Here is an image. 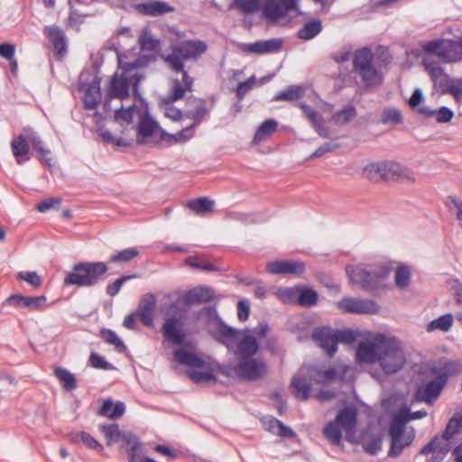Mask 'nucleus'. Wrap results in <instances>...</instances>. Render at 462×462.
Instances as JSON below:
<instances>
[{
	"label": "nucleus",
	"mask_w": 462,
	"mask_h": 462,
	"mask_svg": "<svg viewBox=\"0 0 462 462\" xmlns=\"http://www.w3.org/2000/svg\"><path fill=\"white\" fill-rule=\"evenodd\" d=\"M136 278L135 274H130V275H124L118 279H116L114 282L109 283L106 286V294L110 297L116 296L119 291L121 290L122 286L125 284V282Z\"/></svg>",
	"instance_id": "nucleus-52"
},
{
	"label": "nucleus",
	"mask_w": 462,
	"mask_h": 462,
	"mask_svg": "<svg viewBox=\"0 0 462 462\" xmlns=\"http://www.w3.org/2000/svg\"><path fill=\"white\" fill-rule=\"evenodd\" d=\"M246 331L230 327L217 318V330L212 333V337L228 350H232L236 346L234 356L236 359H241L254 356L260 348L255 337L246 334Z\"/></svg>",
	"instance_id": "nucleus-6"
},
{
	"label": "nucleus",
	"mask_w": 462,
	"mask_h": 462,
	"mask_svg": "<svg viewBox=\"0 0 462 462\" xmlns=\"http://www.w3.org/2000/svg\"><path fill=\"white\" fill-rule=\"evenodd\" d=\"M418 112L428 117H434L436 122L439 124L448 123L454 117V112L446 106H441L436 110L423 106L418 108Z\"/></svg>",
	"instance_id": "nucleus-33"
},
{
	"label": "nucleus",
	"mask_w": 462,
	"mask_h": 462,
	"mask_svg": "<svg viewBox=\"0 0 462 462\" xmlns=\"http://www.w3.org/2000/svg\"><path fill=\"white\" fill-rule=\"evenodd\" d=\"M462 429V412L456 414L448 421L444 434L441 437H436L431 442L426 445L421 454L429 457L430 462L441 461L450 449L449 439L457 434Z\"/></svg>",
	"instance_id": "nucleus-13"
},
{
	"label": "nucleus",
	"mask_w": 462,
	"mask_h": 462,
	"mask_svg": "<svg viewBox=\"0 0 462 462\" xmlns=\"http://www.w3.org/2000/svg\"><path fill=\"white\" fill-rule=\"evenodd\" d=\"M136 11L147 16H160L165 14L171 13L175 8L164 1H149L136 5Z\"/></svg>",
	"instance_id": "nucleus-26"
},
{
	"label": "nucleus",
	"mask_w": 462,
	"mask_h": 462,
	"mask_svg": "<svg viewBox=\"0 0 462 462\" xmlns=\"http://www.w3.org/2000/svg\"><path fill=\"white\" fill-rule=\"evenodd\" d=\"M411 383L417 386L416 398L431 403L442 391L448 376L456 370L455 363L441 358L430 364H421V356L409 353Z\"/></svg>",
	"instance_id": "nucleus-1"
},
{
	"label": "nucleus",
	"mask_w": 462,
	"mask_h": 462,
	"mask_svg": "<svg viewBox=\"0 0 462 462\" xmlns=\"http://www.w3.org/2000/svg\"><path fill=\"white\" fill-rule=\"evenodd\" d=\"M43 32L52 44L56 55L62 58L67 52L66 38L63 31L59 26H45Z\"/></svg>",
	"instance_id": "nucleus-23"
},
{
	"label": "nucleus",
	"mask_w": 462,
	"mask_h": 462,
	"mask_svg": "<svg viewBox=\"0 0 462 462\" xmlns=\"http://www.w3.org/2000/svg\"><path fill=\"white\" fill-rule=\"evenodd\" d=\"M364 448L367 453L376 455L382 448V437L378 435L369 438L365 441Z\"/></svg>",
	"instance_id": "nucleus-56"
},
{
	"label": "nucleus",
	"mask_w": 462,
	"mask_h": 462,
	"mask_svg": "<svg viewBox=\"0 0 462 462\" xmlns=\"http://www.w3.org/2000/svg\"><path fill=\"white\" fill-rule=\"evenodd\" d=\"M125 411V406L124 402H116V403H113L110 399H107L103 402V404L99 409L98 414L103 417L116 420L122 417Z\"/></svg>",
	"instance_id": "nucleus-32"
},
{
	"label": "nucleus",
	"mask_w": 462,
	"mask_h": 462,
	"mask_svg": "<svg viewBox=\"0 0 462 462\" xmlns=\"http://www.w3.org/2000/svg\"><path fill=\"white\" fill-rule=\"evenodd\" d=\"M424 51L430 55H436L446 62H456L462 59V53L459 51V45L449 40H439L428 42L424 45Z\"/></svg>",
	"instance_id": "nucleus-15"
},
{
	"label": "nucleus",
	"mask_w": 462,
	"mask_h": 462,
	"mask_svg": "<svg viewBox=\"0 0 462 462\" xmlns=\"http://www.w3.org/2000/svg\"><path fill=\"white\" fill-rule=\"evenodd\" d=\"M156 307V299L152 293L144 294L138 304L136 313L139 320L146 328L153 327V312Z\"/></svg>",
	"instance_id": "nucleus-22"
},
{
	"label": "nucleus",
	"mask_w": 462,
	"mask_h": 462,
	"mask_svg": "<svg viewBox=\"0 0 462 462\" xmlns=\"http://www.w3.org/2000/svg\"><path fill=\"white\" fill-rule=\"evenodd\" d=\"M189 378L196 383L201 382H217L216 376L211 372L189 371Z\"/></svg>",
	"instance_id": "nucleus-57"
},
{
	"label": "nucleus",
	"mask_w": 462,
	"mask_h": 462,
	"mask_svg": "<svg viewBox=\"0 0 462 462\" xmlns=\"http://www.w3.org/2000/svg\"><path fill=\"white\" fill-rule=\"evenodd\" d=\"M325 438L333 445H339L342 439V433L339 425L335 421H329L323 429Z\"/></svg>",
	"instance_id": "nucleus-44"
},
{
	"label": "nucleus",
	"mask_w": 462,
	"mask_h": 462,
	"mask_svg": "<svg viewBox=\"0 0 462 462\" xmlns=\"http://www.w3.org/2000/svg\"><path fill=\"white\" fill-rule=\"evenodd\" d=\"M402 113L400 110L389 107L385 108L382 113L381 122L384 125H396L402 122Z\"/></svg>",
	"instance_id": "nucleus-50"
},
{
	"label": "nucleus",
	"mask_w": 462,
	"mask_h": 462,
	"mask_svg": "<svg viewBox=\"0 0 462 462\" xmlns=\"http://www.w3.org/2000/svg\"><path fill=\"white\" fill-rule=\"evenodd\" d=\"M171 52L163 58L167 67L175 73H180L182 80H171L168 95L163 98L166 105L184 97L187 91L192 90L194 79L185 70V60L197 61L208 50V45L201 40H186L171 46Z\"/></svg>",
	"instance_id": "nucleus-2"
},
{
	"label": "nucleus",
	"mask_w": 462,
	"mask_h": 462,
	"mask_svg": "<svg viewBox=\"0 0 462 462\" xmlns=\"http://www.w3.org/2000/svg\"><path fill=\"white\" fill-rule=\"evenodd\" d=\"M101 79L95 77L85 90L83 104L86 109H95L101 102L102 95L100 91Z\"/></svg>",
	"instance_id": "nucleus-28"
},
{
	"label": "nucleus",
	"mask_w": 462,
	"mask_h": 462,
	"mask_svg": "<svg viewBox=\"0 0 462 462\" xmlns=\"http://www.w3.org/2000/svg\"><path fill=\"white\" fill-rule=\"evenodd\" d=\"M185 263H186V265H188L191 268L201 270V271H207V272L219 271V268L217 267L214 263L208 262L204 255L188 256L185 259Z\"/></svg>",
	"instance_id": "nucleus-40"
},
{
	"label": "nucleus",
	"mask_w": 462,
	"mask_h": 462,
	"mask_svg": "<svg viewBox=\"0 0 462 462\" xmlns=\"http://www.w3.org/2000/svg\"><path fill=\"white\" fill-rule=\"evenodd\" d=\"M296 5V0H266L262 6L263 14L269 22H276L287 15Z\"/></svg>",
	"instance_id": "nucleus-17"
},
{
	"label": "nucleus",
	"mask_w": 462,
	"mask_h": 462,
	"mask_svg": "<svg viewBox=\"0 0 462 462\" xmlns=\"http://www.w3.org/2000/svg\"><path fill=\"white\" fill-rule=\"evenodd\" d=\"M108 267L104 262H79L73 265L71 272L64 278V285L77 287H94L107 273Z\"/></svg>",
	"instance_id": "nucleus-10"
},
{
	"label": "nucleus",
	"mask_w": 462,
	"mask_h": 462,
	"mask_svg": "<svg viewBox=\"0 0 462 462\" xmlns=\"http://www.w3.org/2000/svg\"><path fill=\"white\" fill-rule=\"evenodd\" d=\"M444 91L450 94L457 102H462V79L454 80L448 89Z\"/></svg>",
	"instance_id": "nucleus-61"
},
{
	"label": "nucleus",
	"mask_w": 462,
	"mask_h": 462,
	"mask_svg": "<svg viewBox=\"0 0 462 462\" xmlns=\"http://www.w3.org/2000/svg\"><path fill=\"white\" fill-rule=\"evenodd\" d=\"M126 452L129 457V462H143L142 458L145 457L142 456L141 443H134L126 450Z\"/></svg>",
	"instance_id": "nucleus-63"
},
{
	"label": "nucleus",
	"mask_w": 462,
	"mask_h": 462,
	"mask_svg": "<svg viewBox=\"0 0 462 462\" xmlns=\"http://www.w3.org/2000/svg\"><path fill=\"white\" fill-rule=\"evenodd\" d=\"M337 306L345 313L375 314L379 311V306L374 300L352 297L343 298Z\"/></svg>",
	"instance_id": "nucleus-16"
},
{
	"label": "nucleus",
	"mask_w": 462,
	"mask_h": 462,
	"mask_svg": "<svg viewBox=\"0 0 462 462\" xmlns=\"http://www.w3.org/2000/svg\"><path fill=\"white\" fill-rule=\"evenodd\" d=\"M90 365L94 368L108 370L111 368V365L106 361L104 356H99L97 353H91L88 360Z\"/></svg>",
	"instance_id": "nucleus-60"
},
{
	"label": "nucleus",
	"mask_w": 462,
	"mask_h": 462,
	"mask_svg": "<svg viewBox=\"0 0 462 462\" xmlns=\"http://www.w3.org/2000/svg\"><path fill=\"white\" fill-rule=\"evenodd\" d=\"M17 277L25 281L33 288H39L42 284V279L36 272H19Z\"/></svg>",
	"instance_id": "nucleus-54"
},
{
	"label": "nucleus",
	"mask_w": 462,
	"mask_h": 462,
	"mask_svg": "<svg viewBox=\"0 0 462 462\" xmlns=\"http://www.w3.org/2000/svg\"><path fill=\"white\" fill-rule=\"evenodd\" d=\"M384 167L383 162H371L363 169V176L373 182L384 180Z\"/></svg>",
	"instance_id": "nucleus-36"
},
{
	"label": "nucleus",
	"mask_w": 462,
	"mask_h": 462,
	"mask_svg": "<svg viewBox=\"0 0 462 462\" xmlns=\"http://www.w3.org/2000/svg\"><path fill=\"white\" fill-rule=\"evenodd\" d=\"M383 165L385 166L384 180H394L402 175V166L400 163L393 161H383Z\"/></svg>",
	"instance_id": "nucleus-51"
},
{
	"label": "nucleus",
	"mask_w": 462,
	"mask_h": 462,
	"mask_svg": "<svg viewBox=\"0 0 462 462\" xmlns=\"http://www.w3.org/2000/svg\"><path fill=\"white\" fill-rule=\"evenodd\" d=\"M140 252L135 247H129L113 254L109 261L115 263H127L139 255Z\"/></svg>",
	"instance_id": "nucleus-43"
},
{
	"label": "nucleus",
	"mask_w": 462,
	"mask_h": 462,
	"mask_svg": "<svg viewBox=\"0 0 462 462\" xmlns=\"http://www.w3.org/2000/svg\"><path fill=\"white\" fill-rule=\"evenodd\" d=\"M356 358L367 364L378 362L387 374L396 373L404 363L396 340L382 334L376 336L373 341L360 342L356 349Z\"/></svg>",
	"instance_id": "nucleus-3"
},
{
	"label": "nucleus",
	"mask_w": 462,
	"mask_h": 462,
	"mask_svg": "<svg viewBox=\"0 0 462 462\" xmlns=\"http://www.w3.org/2000/svg\"><path fill=\"white\" fill-rule=\"evenodd\" d=\"M236 6L244 14H252L260 7V0H236Z\"/></svg>",
	"instance_id": "nucleus-55"
},
{
	"label": "nucleus",
	"mask_w": 462,
	"mask_h": 462,
	"mask_svg": "<svg viewBox=\"0 0 462 462\" xmlns=\"http://www.w3.org/2000/svg\"><path fill=\"white\" fill-rule=\"evenodd\" d=\"M299 106L301 108L304 116L310 122L311 125L321 118L320 115L306 103H300Z\"/></svg>",
	"instance_id": "nucleus-62"
},
{
	"label": "nucleus",
	"mask_w": 462,
	"mask_h": 462,
	"mask_svg": "<svg viewBox=\"0 0 462 462\" xmlns=\"http://www.w3.org/2000/svg\"><path fill=\"white\" fill-rule=\"evenodd\" d=\"M187 207L196 215L206 216L214 211L215 201L208 197H200L189 200Z\"/></svg>",
	"instance_id": "nucleus-31"
},
{
	"label": "nucleus",
	"mask_w": 462,
	"mask_h": 462,
	"mask_svg": "<svg viewBox=\"0 0 462 462\" xmlns=\"http://www.w3.org/2000/svg\"><path fill=\"white\" fill-rule=\"evenodd\" d=\"M30 145L40 162L52 166L51 151L45 146L39 134L30 126H24L22 133L11 142V150L18 164H23L31 159L28 155Z\"/></svg>",
	"instance_id": "nucleus-8"
},
{
	"label": "nucleus",
	"mask_w": 462,
	"mask_h": 462,
	"mask_svg": "<svg viewBox=\"0 0 462 462\" xmlns=\"http://www.w3.org/2000/svg\"><path fill=\"white\" fill-rule=\"evenodd\" d=\"M322 30V23L319 19H312L303 24L297 32V37L300 40H311L316 37Z\"/></svg>",
	"instance_id": "nucleus-35"
},
{
	"label": "nucleus",
	"mask_w": 462,
	"mask_h": 462,
	"mask_svg": "<svg viewBox=\"0 0 462 462\" xmlns=\"http://www.w3.org/2000/svg\"><path fill=\"white\" fill-rule=\"evenodd\" d=\"M47 298L41 296H23L21 294H12L5 301L4 305L13 306L15 308H26L29 310H40Z\"/></svg>",
	"instance_id": "nucleus-21"
},
{
	"label": "nucleus",
	"mask_w": 462,
	"mask_h": 462,
	"mask_svg": "<svg viewBox=\"0 0 462 462\" xmlns=\"http://www.w3.org/2000/svg\"><path fill=\"white\" fill-rule=\"evenodd\" d=\"M141 110L135 106H132L127 109H124L121 107L120 109H116L115 112V119L116 120H123L126 123H130L133 121L134 114L137 113L139 116L141 114Z\"/></svg>",
	"instance_id": "nucleus-53"
},
{
	"label": "nucleus",
	"mask_w": 462,
	"mask_h": 462,
	"mask_svg": "<svg viewBox=\"0 0 462 462\" xmlns=\"http://www.w3.org/2000/svg\"><path fill=\"white\" fill-rule=\"evenodd\" d=\"M187 105L191 108L184 111V117L193 121L190 126L195 129L206 119L208 114L207 102L203 98L189 97Z\"/></svg>",
	"instance_id": "nucleus-20"
},
{
	"label": "nucleus",
	"mask_w": 462,
	"mask_h": 462,
	"mask_svg": "<svg viewBox=\"0 0 462 462\" xmlns=\"http://www.w3.org/2000/svg\"><path fill=\"white\" fill-rule=\"evenodd\" d=\"M138 123L136 143L138 144H145L149 138L153 139V143L158 139L157 134H160L162 130L156 121L150 116L148 112H141Z\"/></svg>",
	"instance_id": "nucleus-18"
},
{
	"label": "nucleus",
	"mask_w": 462,
	"mask_h": 462,
	"mask_svg": "<svg viewBox=\"0 0 462 462\" xmlns=\"http://www.w3.org/2000/svg\"><path fill=\"white\" fill-rule=\"evenodd\" d=\"M454 322V316L450 313L444 314L439 317L436 319H433L427 325V331L432 332L435 330H439L442 332H448Z\"/></svg>",
	"instance_id": "nucleus-41"
},
{
	"label": "nucleus",
	"mask_w": 462,
	"mask_h": 462,
	"mask_svg": "<svg viewBox=\"0 0 462 462\" xmlns=\"http://www.w3.org/2000/svg\"><path fill=\"white\" fill-rule=\"evenodd\" d=\"M392 272L389 263H384L368 271L358 265H348L346 273L352 283L358 284L366 291H374L384 287V282Z\"/></svg>",
	"instance_id": "nucleus-11"
},
{
	"label": "nucleus",
	"mask_w": 462,
	"mask_h": 462,
	"mask_svg": "<svg viewBox=\"0 0 462 462\" xmlns=\"http://www.w3.org/2000/svg\"><path fill=\"white\" fill-rule=\"evenodd\" d=\"M424 66L431 77L434 85L440 88L443 93L444 90L448 89L449 85L455 80L449 79L443 71V69L436 63L429 60V58H424Z\"/></svg>",
	"instance_id": "nucleus-27"
},
{
	"label": "nucleus",
	"mask_w": 462,
	"mask_h": 462,
	"mask_svg": "<svg viewBox=\"0 0 462 462\" xmlns=\"http://www.w3.org/2000/svg\"><path fill=\"white\" fill-rule=\"evenodd\" d=\"M76 439H79L88 448L102 452L104 450L103 446L89 433L86 431H80L76 435Z\"/></svg>",
	"instance_id": "nucleus-49"
},
{
	"label": "nucleus",
	"mask_w": 462,
	"mask_h": 462,
	"mask_svg": "<svg viewBox=\"0 0 462 462\" xmlns=\"http://www.w3.org/2000/svg\"><path fill=\"white\" fill-rule=\"evenodd\" d=\"M214 295L215 292L210 287L199 286L185 291L182 301L186 305L201 304L212 300Z\"/></svg>",
	"instance_id": "nucleus-25"
},
{
	"label": "nucleus",
	"mask_w": 462,
	"mask_h": 462,
	"mask_svg": "<svg viewBox=\"0 0 462 462\" xmlns=\"http://www.w3.org/2000/svg\"><path fill=\"white\" fill-rule=\"evenodd\" d=\"M255 82L254 76L250 77L246 80L240 82L236 89V94L239 101H242L247 92L253 88Z\"/></svg>",
	"instance_id": "nucleus-59"
},
{
	"label": "nucleus",
	"mask_w": 462,
	"mask_h": 462,
	"mask_svg": "<svg viewBox=\"0 0 462 462\" xmlns=\"http://www.w3.org/2000/svg\"><path fill=\"white\" fill-rule=\"evenodd\" d=\"M450 210L455 214L458 226L462 227V200L450 198Z\"/></svg>",
	"instance_id": "nucleus-64"
},
{
	"label": "nucleus",
	"mask_w": 462,
	"mask_h": 462,
	"mask_svg": "<svg viewBox=\"0 0 462 462\" xmlns=\"http://www.w3.org/2000/svg\"><path fill=\"white\" fill-rule=\"evenodd\" d=\"M304 95V89L302 87L298 85L289 86L283 91L277 93L273 100V101H294L302 97Z\"/></svg>",
	"instance_id": "nucleus-42"
},
{
	"label": "nucleus",
	"mask_w": 462,
	"mask_h": 462,
	"mask_svg": "<svg viewBox=\"0 0 462 462\" xmlns=\"http://www.w3.org/2000/svg\"><path fill=\"white\" fill-rule=\"evenodd\" d=\"M291 387L296 399L306 401L310 398L312 386L308 378L301 373H298L292 377Z\"/></svg>",
	"instance_id": "nucleus-29"
},
{
	"label": "nucleus",
	"mask_w": 462,
	"mask_h": 462,
	"mask_svg": "<svg viewBox=\"0 0 462 462\" xmlns=\"http://www.w3.org/2000/svg\"><path fill=\"white\" fill-rule=\"evenodd\" d=\"M100 431L104 434L107 446L116 443L121 438V431L116 423L103 424L100 426Z\"/></svg>",
	"instance_id": "nucleus-45"
},
{
	"label": "nucleus",
	"mask_w": 462,
	"mask_h": 462,
	"mask_svg": "<svg viewBox=\"0 0 462 462\" xmlns=\"http://www.w3.org/2000/svg\"><path fill=\"white\" fill-rule=\"evenodd\" d=\"M278 124L276 120L271 118L263 121L254 133L253 137L254 143H260L277 131Z\"/></svg>",
	"instance_id": "nucleus-34"
},
{
	"label": "nucleus",
	"mask_w": 462,
	"mask_h": 462,
	"mask_svg": "<svg viewBox=\"0 0 462 462\" xmlns=\"http://www.w3.org/2000/svg\"><path fill=\"white\" fill-rule=\"evenodd\" d=\"M311 337L324 352L332 357L337 351V344H352L357 334L352 329H333L328 326L315 328Z\"/></svg>",
	"instance_id": "nucleus-12"
},
{
	"label": "nucleus",
	"mask_w": 462,
	"mask_h": 462,
	"mask_svg": "<svg viewBox=\"0 0 462 462\" xmlns=\"http://www.w3.org/2000/svg\"><path fill=\"white\" fill-rule=\"evenodd\" d=\"M53 374L66 391H72L77 388L75 375L66 368L61 366L55 367Z\"/></svg>",
	"instance_id": "nucleus-37"
},
{
	"label": "nucleus",
	"mask_w": 462,
	"mask_h": 462,
	"mask_svg": "<svg viewBox=\"0 0 462 462\" xmlns=\"http://www.w3.org/2000/svg\"><path fill=\"white\" fill-rule=\"evenodd\" d=\"M155 60L154 55H139L133 61H124L118 55L119 67L122 75H115L110 82L109 95L111 97L124 99L129 97V87L132 85L134 95H138V86L144 79V74L138 72V69L147 67Z\"/></svg>",
	"instance_id": "nucleus-5"
},
{
	"label": "nucleus",
	"mask_w": 462,
	"mask_h": 462,
	"mask_svg": "<svg viewBox=\"0 0 462 462\" xmlns=\"http://www.w3.org/2000/svg\"><path fill=\"white\" fill-rule=\"evenodd\" d=\"M346 433L355 432L357 423V410L354 405H348L341 409L334 420Z\"/></svg>",
	"instance_id": "nucleus-24"
},
{
	"label": "nucleus",
	"mask_w": 462,
	"mask_h": 462,
	"mask_svg": "<svg viewBox=\"0 0 462 462\" xmlns=\"http://www.w3.org/2000/svg\"><path fill=\"white\" fill-rule=\"evenodd\" d=\"M161 332L163 337V344L181 346L173 351L174 360L180 365L196 368H203L206 365V362L201 356L185 348L190 344L187 341V332L180 319L176 316L166 318L161 328Z\"/></svg>",
	"instance_id": "nucleus-4"
},
{
	"label": "nucleus",
	"mask_w": 462,
	"mask_h": 462,
	"mask_svg": "<svg viewBox=\"0 0 462 462\" xmlns=\"http://www.w3.org/2000/svg\"><path fill=\"white\" fill-rule=\"evenodd\" d=\"M194 135V129L189 125L176 134H168L164 130L160 131V136L154 142L158 144L162 142H165L168 145H172L178 143H185Z\"/></svg>",
	"instance_id": "nucleus-30"
},
{
	"label": "nucleus",
	"mask_w": 462,
	"mask_h": 462,
	"mask_svg": "<svg viewBox=\"0 0 462 462\" xmlns=\"http://www.w3.org/2000/svg\"><path fill=\"white\" fill-rule=\"evenodd\" d=\"M356 116V109L353 105H347L344 108L335 112L331 116V121L336 125H344Z\"/></svg>",
	"instance_id": "nucleus-39"
},
{
	"label": "nucleus",
	"mask_w": 462,
	"mask_h": 462,
	"mask_svg": "<svg viewBox=\"0 0 462 462\" xmlns=\"http://www.w3.org/2000/svg\"><path fill=\"white\" fill-rule=\"evenodd\" d=\"M384 409L392 414L389 426L391 447L389 457L399 456L404 448L402 437L404 433V396L401 393H393L383 402Z\"/></svg>",
	"instance_id": "nucleus-9"
},
{
	"label": "nucleus",
	"mask_w": 462,
	"mask_h": 462,
	"mask_svg": "<svg viewBox=\"0 0 462 462\" xmlns=\"http://www.w3.org/2000/svg\"><path fill=\"white\" fill-rule=\"evenodd\" d=\"M319 295L317 291L304 285H300L298 304L300 307L310 308L317 304Z\"/></svg>",
	"instance_id": "nucleus-38"
},
{
	"label": "nucleus",
	"mask_w": 462,
	"mask_h": 462,
	"mask_svg": "<svg viewBox=\"0 0 462 462\" xmlns=\"http://www.w3.org/2000/svg\"><path fill=\"white\" fill-rule=\"evenodd\" d=\"M236 360L237 363L232 368L222 371L225 375L228 376L232 372L238 379L252 382L263 378L268 372L266 363L254 356Z\"/></svg>",
	"instance_id": "nucleus-14"
},
{
	"label": "nucleus",
	"mask_w": 462,
	"mask_h": 462,
	"mask_svg": "<svg viewBox=\"0 0 462 462\" xmlns=\"http://www.w3.org/2000/svg\"><path fill=\"white\" fill-rule=\"evenodd\" d=\"M139 44L142 51L157 52L160 49V41L147 33L140 36ZM152 55L156 57L155 53H152Z\"/></svg>",
	"instance_id": "nucleus-48"
},
{
	"label": "nucleus",
	"mask_w": 462,
	"mask_h": 462,
	"mask_svg": "<svg viewBox=\"0 0 462 462\" xmlns=\"http://www.w3.org/2000/svg\"><path fill=\"white\" fill-rule=\"evenodd\" d=\"M299 292L300 285L281 289L278 291V295L283 303L297 305Z\"/></svg>",
	"instance_id": "nucleus-46"
},
{
	"label": "nucleus",
	"mask_w": 462,
	"mask_h": 462,
	"mask_svg": "<svg viewBox=\"0 0 462 462\" xmlns=\"http://www.w3.org/2000/svg\"><path fill=\"white\" fill-rule=\"evenodd\" d=\"M266 272L272 274H292L300 276L305 272V263L299 260L273 261L266 265Z\"/></svg>",
	"instance_id": "nucleus-19"
},
{
	"label": "nucleus",
	"mask_w": 462,
	"mask_h": 462,
	"mask_svg": "<svg viewBox=\"0 0 462 462\" xmlns=\"http://www.w3.org/2000/svg\"><path fill=\"white\" fill-rule=\"evenodd\" d=\"M386 51L375 55L370 48L357 49L353 57L354 71L361 78L366 87L379 86L383 82L382 68L388 63Z\"/></svg>",
	"instance_id": "nucleus-7"
},
{
	"label": "nucleus",
	"mask_w": 462,
	"mask_h": 462,
	"mask_svg": "<svg viewBox=\"0 0 462 462\" xmlns=\"http://www.w3.org/2000/svg\"><path fill=\"white\" fill-rule=\"evenodd\" d=\"M100 337L105 342L115 346L117 350L122 351L125 349V345L117 337L115 331L108 328H102L100 330Z\"/></svg>",
	"instance_id": "nucleus-47"
},
{
	"label": "nucleus",
	"mask_w": 462,
	"mask_h": 462,
	"mask_svg": "<svg viewBox=\"0 0 462 462\" xmlns=\"http://www.w3.org/2000/svg\"><path fill=\"white\" fill-rule=\"evenodd\" d=\"M88 16V14H80L77 10H73L69 13L68 26L73 27L79 32L80 30V25L85 22V18Z\"/></svg>",
	"instance_id": "nucleus-58"
}]
</instances>
